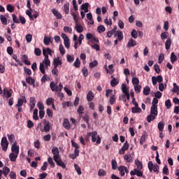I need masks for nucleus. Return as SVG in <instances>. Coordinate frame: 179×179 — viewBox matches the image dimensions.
<instances>
[{
  "mask_svg": "<svg viewBox=\"0 0 179 179\" xmlns=\"http://www.w3.org/2000/svg\"><path fill=\"white\" fill-rule=\"evenodd\" d=\"M154 120H156V116H155L154 115L150 114L147 116L148 122H152V121H153Z\"/></svg>",
  "mask_w": 179,
  "mask_h": 179,
  "instance_id": "41",
  "label": "nucleus"
},
{
  "mask_svg": "<svg viewBox=\"0 0 179 179\" xmlns=\"http://www.w3.org/2000/svg\"><path fill=\"white\" fill-rule=\"evenodd\" d=\"M23 106V99L20 98L18 99L17 103L15 105V107H22Z\"/></svg>",
  "mask_w": 179,
  "mask_h": 179,
  "instance_id": "57",
  "label": "nucleus"
},
{
  "mask_svg": "<svg viewBox=\"0 0 179 179\" xmlns=\"http://www.w3.org/2000/svg\"><path fill=\"white\" fill-rule=\"evenodd\" d=\"M87 19L90 20V24H94V21L93 20V15L91 13L87 14Z\"/></svg>",
  "mask_w": 179,
  "mask_h": 179,
  "instance_id": "31",
  "label": "nucleus"
},
{
  "mask_svg": "<svg viewBox=\"0 0 179 179\" xmlns=\"http://www.w3.org/2000/svg\"><path fill=\"white\" fill-rule=\"evenodd\" d=\"M6 9L8 12H10V13H12L15 11V6H12V4H8Z\"/></svg>",
  "mask_w": 179,
  "mask_h": 179,
  "instance_id": "36",
  "label": "nucleus"
},
{
  "mask_svg": "<svg viewBox=\"0 0 179 179\" xmlns=\"http://www.w3.org/2000/svg\"><path fill=\"white\" fill-rule=\"evenodd\" d=\"M145 141H146V135L143 134L140 138V145H143V143H145Z\"/></svg>",
  "mask_w": 179,
  "mask_h": 179,
  "instance_id": "62",
  "label": "nucleus"
},
{
  "mask_svg": "<svg viewBox=\"0 0 179 179\" xmlns=\"http://www.w3.org/2000/svg\"><path fill=\"white\" fill-rule=\"evenodd\" d=\"M86 38L87 40H90L91 43H100V41H99V38H95L94 36H93L91 33H87L86 34Z\"/></svg>",
  "mask_w": 179,
  "mask_h": 179,
  "instance_id": "4",
  "label": "nucleus"
},
{
  "mask_svg": "<svg viewBox=\"0 0 179 179\" xmlns=\"http://www.w3.org/2000/svg\"><path fill=\"white\" fill-rule=\"evenodd\" d=\"M148 170L150 173H152L153 171V169L155 168V165L153 164V162L152 161H150L148 164Z\"/></svg>",
  "mask_w": 179,
  "mask_h": 179,
  "instance_id": "40",
  "label": "nucleus"
},
{
  "mask_svg": "<svg viewBox=\"0 0 179 179\" xmlns=\"http://www.w3.org/2000/svg\"><path fill=\"white\" fill-rule=\"evenodd\" d=\"M12 152H14L16 155H19V145L14 143L11 147Z\"/></svg>",
  "mask_w": 179,
  "mask_h": 179,
  "instance_id": "15",
  "label": "nucleus"
},
{
  "mask_svg": "<svg viewBox=\"0 0 179 179\" xmlns=\"http://www.w3.org/2000/svg\"><path fill=\"white\" fill-rule=\"evenodd\" d=\"M63 10L66 15L69 14V3H66L64 5Z\"/></svg>",
  "mask_w": 179,
  "mask_h": 179,
  "instance_id": "28",
  "label": "nucleus"
},
{
  "mask_svg": "<svg viewBox=\"0 0 179 179\" xmlns=\"http://www.w3.org/2000/svg\"><path fill=\"white\" fill-rule=\"evenodd\" d=\"M109 103L110 104H111V106H113V104H114V103H115V94H112L110 95V99H109Z\"/></svg>",
  "mask_w": 179,
  "mask_h": 179,
  "instance_id": "43",
  "label": "nucleus"
},
{
  "mask_svg": "<svg viewBox=\"0 0 179 179\" xmlns=\"http://www.w3.org/2000/svg\"><path fill=\"white\" fill-rule=\"evenodd\" d=\"M26 82L28 83V85H33V87H36V80L31 78V76H29L26 78Z\"/></svg>",
  "mask_w": 179,
  "mask_h": 179,
  "instance_id": "9",
  "label": "nucleus"
},
{
  "mask_svg": "<svg viewBox=\"0 0 179 179\" xmlns=\"http://www.w3.org/2000/svg\"><path fill=\"white\" fill-rule=\"evenodd\" d=\"M143 92L144 96H149L150 94V87L149 86L145 87Z\"/></svg>",
  "mask_w": 179,
  "mask_h": 179,
  "instance_id": "25",
  "label": "nucleus"
},
{
  "mask_svg": "<svg viewBox=\"0 0 179 179\" xmlns=\"http://www.w3.org/2000/svg\"><path fill=\"white\" fill-rule=\"evenodd\" d=\"M165 106L167 108V110H169V108H171V101L170 99H168L165 101Z\"/></svg>",
  "mask_w": 179,
  "mask_h": 179,
  "instance_id": "58",
  "label": "nucleus"
},
{
  "mask_svg": "<svg viewBox=\"0 0 179 179\" xmlns=\"http://www.w3.org/2000/svg\"><path fill=\"white\" fill-rule=\"evenodd\" d=\"M34 54L36 57H40V55H41V50L38 48H35Z\"/></svg>",
  "mask_w": 179,
  "mask_h": 179,
  "instance_id": "56",
  "label": "nucleus"
},
{
  "mask_svg": "<svg viewBox=\"0 0 179 179\" xmlns=\"http://www.w3.org/2000/svg\"><path fill=\"white\" fill-rule=\"evenodd\" d=\"M52 13H53L54 16H55L57 19H62V14H61L59 11L57 10L56 8L52 9Z\"/></svg>",
  "mask_w": 179,
  "mask_h": 179,
  "instance_id": "8",
  "label": "nucleus"
},
{
  "mask_svg": "<svg viewBox=\"0 0 179 179\" xmlns=\"http://www.w3.org/2000/svg\"><path fill=\"white\" fill-rule=\"evenodd\" d=\"M157 128L159 132H163V129H164V122H159L158 123Z\"/></svg>",
  "mask_w": 179,
  "mask_h": 179,
  "instance_id": "29",
  "label": "nucleus"
},
{
  "mask_svg": "<svg viewBox=\"0 0 179 179\" xmlns=\"http://www.w3.org/2000/svg\"><path fill=\"white\" fill-rule=\"evenodd\" d=\"M131 81H132V84L134 86H136V85H139V78H138L136 77H133Z\"/></svg>",
  "mask_w": 179,
  "mask_h": 179,
  "instance_id": "42",
  "label": "nucleus"
},
{
  "mask_svg": "<svg viewBox=\"0 0 179 179\" xmlns=\"http://www.w3.org/2000/svg\"><path fill=\"white\" fill-rule=\"evenodd\" d=\"M54 161L57 166H59V167H62V169H66V164H65V163L62 162V159H61V157L54 159Z\"/></svg>",
  "mask_w": 179,
  "mask_h": 179,
  "instance_id": "6",
  "label": "nucleus"
},
{
  "mask_svg": "<svg viewBox=\"0 0 179 179\" xmlns=\"http://www.w3.org/2000/svg\"><path fill=\"white\" fill-rule=\"evenodd\" d=\"M118 171L120 173V176L124 177L125 176V166H120L117 169Z\"/></svg>",
  "mask_w": 179,
  "mask_h": 179,
  "instance_id": "19",
  "label": "nucleus"
},
{
  "mask_svg": "<svg viewBox=\"0 0 179 179\" xmlns=\"http://www.w3.org/2000/svg\"><path fill=\"white\" fill-rule=\"evenodd\" d=\"M118 83H120V81L117 80V78H113V79L110 81V86L112 87H115Z\"/></svg>",
  "mask_w": 179,
  "mask_h": 179,
  "instance_id": "27",
  "label": "nucleus"
},
{
  "mask_svg": "<svg viewBox=\"0 0 179 179\" xmlns=\"http://www.w3.org/2000/svg\"><path fill=\"white\" fill-rule=\"evenodd\" d=\"M75 29L78 33H82L83 31V27L80 24H78V22H76Z\"/></svg>",
  "mask_w": 179,
  "mask_h": 179,
  "instance_id": "18",
  "label": "nucleus"
},
{
  "mask_svg": "<svg viewBox=\"0 0 179 179\" xmlns=\"http://www.w3.org/2000/svg\"><path fill=\"white\" fill-rule=\"evenodd\" d=\"M92 141L96 142V145H100L101 143V138L100 136H97V131H94L92 136Z\"/></svg>",
  "mask_w": 179,
  "mask_h": 179,
  "instance_id": "1",
  "label": "nucleus"
},
{
  "mask_svg": "<svg viewBox=\"0 0 179 179\" xmlns=\"http://www.w3.org/2000/svg\"><path fill=\"white\" fill-rule=\"evenodd\" d=\"M59 50L60 54H62V55H65V48H64V45H62V44L59 45Z\"/></svg>",
  "mask_w": 179,
  "mask_h": 179,
  "instance_id": "53",
  "label": "nucleus"
},
{
  "mask_svg": "<svg viewBox=\"0 0 179 179\" xmlns=\"http://www.w3.org/2000/svg\"><path fill=\"white\" fill-rule=\"evenodd\" d=\"M63 127L64 128H65V129H71V123L69 122V120H68L67 118L64 119Z\"/></svg>",
  "mask_w": 179,
  "mask_h": 179,
  "instance_id": "7",
  "label": "nucleus"
},
{
  "mask_svg": "<svg viewBox=\"0 0 179 179\" xmlns=\"http://www.w3.org/2000/svg\"><path fill=\"white\" fill-rule=\"evenodd\" d=\"M131 112L133 113V114H136L138 113H141L142 109L141 108H139V106L132 107L131 108Z\"/></svg>",
  "mask_w": 179,
  "mask_h": 179,
  "instance_id": "26",
  "label": "nucleus"
},
{
  "mask_svg": "<svg viewBox=\"0 0 179 179\" xmlns=\"http://www.w3.org/2000/svg\"><path fill=\"white\" fill-rule=\"evenodd\" d=\"M118 164L117 163V160L112 159V170H117V167Z\"/></svg>",
  "mask_w": 179,
  "mask_h": 179,
  "instance_id": "45",
  "label": "nucleus"
},
{
  "mask_svg": "<svg viewBox=\"0 0 179 179\" xmlns=\"http://www.w3.org/2000/svg\"><path fill=\"white\" fill-rule=\"evenodd\" d=\"M13 59H15V62H17V64H18L20 66H23V63H22V62H20L19 59H17V56L16 55H14L13 56Z\"/></svg>",
  "mask_w": 179,
  "mask_h": 179,
  "instance_id": "44",
  "label": "nucleus"
},
{
  "mask_svg": "<svg viewBox=\"0 0 179 179\" xmlns=\"http://www.w3.org/2000/svg\"><path fill=\"white\" fill-rule=\"evenodd\" d=\"M106 97H110V96H113V94H113V90H110V89H108V90H106Z\"/></svg>",
  "mask_w": 179,
  "mask_h": 179,
  "instance_id": "63",
  "label": "nucleus"
},
{
  "mask_svg": "<svg viewBox=\"0 0 179 179\" xmlns=\"http://www.w3.org/2000/svg\"><path fill=\"white\" fill-rule=\"evenodd\" d=\"M176 61H177V56L176 55V53H174V52H173L171 54V64H174L176 62Z\"/></svg>",
  "mask_w": 179,
  "mask_h": 179,
  "instance_id": "32",
  "label": "nucleus"
},
{
  "mask_svg": "<svg viewBox=\"0 0 179 179\" xmlns=\"http://www.w3.org/2000/svg\"><path fill=\"white\" fill-rule=\"evenodd\" d=\"M74 167H75V170H76V171H77L78 176H80V174H82V171L80 169V166H79V165L75 164Z\"/></svg>",
  "mask_w": 179,
  "mask_h": 179,
  "instance_id": "46",
  "label": "nucleus"
},
{
  "mask_svg": "<svg viewBox=\"0 0 179 179\" xmlns=\"http://www.w3.org/2000/svg\"><path fill=\"white\" fill-rule=\"evenodd\" d=\"M54 67L55 69L58 68L59 65H62V62L59 59V57L54 59L53 60Z\"/></svg>",
  "mask_w": 179,
  "mask_h": 179,
  "instance_id": "11",
  "label": "nucleus"
},
{
  "mask_svg": "<svg viewBox=\"0 0 179 179\" xmlns=\"http://www.w3.org/2000/svg\"><path fill=\"white\" fill-rule=\"evenodd\" d=\"M66 59H67V62L72 63L73 61H75V57L73 55H67Z\"/></svg>",
  "mask_w": 179,
  "mask_h": 179,
  "instance_id": "39",
  "label": "nucleus"
},
{
  "mask_svg": "<svg viewBox=\"0 0 179 179\" xmlns=\"http://www.w3.org/2000/svg\"><path fill=\"white\" fill-rule=\"evenodd\" d=\"M39 71L43 73V75H45V69L44 67V62L40 63Z\"/></svg>",
  "mask_w": 179,
  "mask_h": 179,
  "instance_id": "35",
  "label": "nucleus"
},
{
  "mask_svg": "<svg viewBox=\"0 0 179 179\" xmlns=\"http://www.w3.org/2000/svg\"><path fill=\"white\" fill-rule=\"evenodd\" d=\"M97 65H99V62H97V60H94L90 63V68H95Z\"/></svg>",
  "mask_w": 179,
  "mask_h": 179,
  "instance_id": "49",
  "label": "nucleus"
},
{
  "mask_svg": "<svg viewBox=\"0 0 179 179\" xmlns=\"http://www.w3.org/2000/svg\"><path fill=\"white\" fill-rule=\"evenodd\" d=\"M106 97H110V96H113V94H113V90H110V89H108V90H106Z\"/></svg>",
  "mask_w": 179,
  "mask_h": 179,
  "instance_id": "64",
  "label": "nucleus"
},
{
  "mask_svg": "<svg viewBox=\"0 0 179 179\" xmlns=\"http://www.w3.org/2000/svg\"><path fill=\"white\" fill-rule=\"evenodd\" d=\"M3 94L6 97V99H9V97H12V93H10V92H9L6 88L3 89Z\"/></svg>",
  "mask_w": 179,
  "mask_h": 179,
  "instance_id": "17",
  "label": "nucleus"
},
{
  "mask_svg": "<svg viewBox=\"0 0 179 179\" xmlns=\"http://www.w3.org/2000/svg\"><path fill=\"white\" fill-rule=\"evenodd\" d=\"M97 30H98L99 33H101V32L106 31V27H103V25H99L97 27Z\"/></svg>",
  "mask_w": 179,
  "mask_h": 179,
  "instance_id": "60",
  "label": "nucleus"
},
{
  "mask_svg": "<svg viewBox=\"0 0 179 179\" xmlns=\"http://www.w3.org/2000/svg\"><path fill=\"white\" fill-rule=\"evenodd\" d=\"M128 149H129V144L128 143V141H126L120 150L119 155H124L125 151L128 150Z\"/></svg>",
  "mask_w": 179,
  "mask_h": 179,
  "instance_id": "5",
  "label": "nucleus"
},
{
  "mask_svg": "<svg viewBox=\"0 0 179 179\" xmlns=\"http://www.w3.org/2000/svg\"><path fill=\"white\" fill-rule=\"evenodd\" d=\"M50 129H51V125H50V122L45 120L43 130L45 132H50Z\"/></svg>",
  "mask_w": 179,
  "mask_h": 179,
  "instance_id": "10",
  "label": "nucleus"
},
{
  "mask_svg": "<svg viewBox=\"0 0 179 179\" xmlns=\"http://www.w3.org/2000/svg\"><path fill=\"white\" fill-rule=\"evenodd\" d=\"M2 173L4 176V177H8V174H9V173H10V169H9V168L8 166H4L3 168Z\"/></svg>",
  "mask_w": 179,
  "mask_h": 179,
  "instance_id": "23",
  "label": "nucleus"
},
{
  "mask_svg": "<svg viewBox=\"0 0 179 179\" xmlns=\"http://www.w3.org/2000/svg\"><path fill=\"white\" fill-rule=\"evenodd\" d=\"M120 101H123V103H127V98L125 96V94H122L119 96Z\"/></svg>",
  "mask_w": 179,
  "mask_h": 179,
  "instance_id": "61",
  "label": "nucleus"
},
{
  "mask_svg": "<svg viewBox=\"0 0 179 179\" xmlns=\"http://www.w3.org/2000/svg\"><path fill=\"white\" fill-rule=\"evenodd\" d=\"M52 153L53 155V159L55 160L57 159H59L61 156L59 155V150L58 149V147H53L52 148Z\"/></svg>",
  "mask_w": 179,
  "mask_h": 179,
  "instance_id": "3",
  "label": "nucleus"
},
{
  "mask_svg": "<svg viewBox=\"0 0 179 179\" xmlns=\"http://www.w3.org/2000/svg\"><path fill=\"white\" fill-rule=\"evenodd\" d=\"M48 162L49 164L51 166V167H55V163L52 160V157H49L48 158Z\"/></svg>",
  "mask_w": 179,
  "mask_h": 179,
  "instance_id": "48",
  "label": "nucleus"
},
{
  "mask_svg": "<svg viewBox=\"0 0 179 179\" xmlns=\"http://www.w3.org/2000/svg\"><path fill=\"white\" fill-rule=\"evenodd\" d=\"M73 66H76V68H80V60H79V58H77L73 63Z\"/></svg>",
  "mask_w": 179,
  "mask_h": 179,
  "instance_id": "54",
  "label": "nucleus"
},
{
  "mask_svg": "<svg viewBox=\"0 0 179 179\" xmlns=\"http://www.w3.org/2000/svg\"><path fill=\"white\" fill-rule=\"evenodd\" d=\"M163 174H165L166 176H169L170 173L169 172V167H167V165H165L162 169Z\"/></svg>",
  "mask_w": 179,
  "mask_h": 179,
  "instance_id": "50",
  "label": "nucleus"
},
{
  "mask_svg": "<svg viewBox=\"0 0 179 179\" xmlns=\"http://www.w3.org/2000/svg\"><path fill=\"white\" fill-rule=\"evenodd\" d=\"M135 164L137 166L138 170H142V169H143V165L142 164V162H139V159L135 160Z\"/></svg>",
  "mask_w": 179,
  "mask_h": 179,
  "instance_id": "30",
  "label": "nucleus"
},
{
  "mask_svg": "<svg viewBox=\"0 0 179 179\" xmlns=\"http://www.w3.org/2000/svg\"><path fill=\"white\" fill-rule=\"evenodd\" d=\"M33 118L35 121L38 120V109H34L33 113Z\"/></svg>",
  "mask_w": 179,
  "mask_h": 179,
  "instance_id": "33",
  "label": "nucleus"
},
{
  "mask_svg": "<svg viewBox=\"0 0 179 179\" xmlns=\"http://www.w3.org/2000/svg\"><path fill=\"white\" fill-rule=\"evenodd\" d=\"M150 114L155 115V117H157V106H155V105L151 106Z\"/></svg>",
  "mask_w": 179,
  "mask_h": 179,
  "instance_id": "12",
  "label": "nucleus"
},
{
  "mask_svg": "<svg viewBox=\"0 0 179 179\" xmlns=\"http://www.w3.org/2000/svg\"><path fill=\"white\" fill-rule=\"evenodd\" d=\"M170 47H171V39L169 38L165 43V48L166 50H170Z\"/></svg>",
  "mask_w": 179,
  "mask_h": 179,
  "instance_id": "34",
  "label": "nucleus"
},
{
  "mask_svg": "<svg viewBox=\"0 0 179 179\" xmlns=\"http://www.w3.org/2000/svg\"><path fill=\"white\" fill-rule=\"evenodd\" d=\"M115 37H117L119 41L124 40V34L121 31H117V33L115 34Z\"/></svg>",
  "mask_w": 179,
  "mask_h": 179,
  "instance_id": "14",
  "label": "nucleus"
},
{
  "mask_svg": "<svg viewBox=\"0 0 179 179\" xmlns=\"http://www.w3.org/2000/svg\"><path fill=\"white\" fill-rule=\"evenodd\" d=\"M94 99V94L92 91H89L88 94H87V101L90 102L93 101Z\"/></svg>",
  "mask_w": 179,
  "mask_h": 179,
  "instance_id": "16",
  "label": "nucleus"
},
{
  "mask_svg": "<svg viewBox=\"0 0 179 179\" xmlns=\"http://www.w3.org/2000/svg\"><path fill=\"white\" fill-rule=\"evenodd\" d=\"M17 155H19V154L11 152L9 155V158H10V162H16V159L17 158Z\"/></svg>",
  "mask_w": 179,
  "mask_h": 179,
  "instance_id": "21",
  "label": "nucleus"
},
{
  "mask_svg": "<svg viewBox=\"0 0 179 179\" xmlns=\"http://www.w3.org/2000/svg\"><path fill=\"white\" fill-rule=\"evenodd\" d=\"M71 16H73V19L76 23H78L79 22V20L78 19V15H76V13L75 12H71Z\"/></svg>",
  "mask_w": 179,
  "mask_h": 179,
  "instance_id": "51",
  "label": "nucleus"
},
{
  "mask_svg": "<svg viewBox=\"0 0 179 179\" xmlns=\"http://www.w3.org/2000/svg\"><path fill=\"white\" fill-rule=\"evenodd\" d=\"M0 20L2 23V24H3V26H6L8 24V19L6 18L5 15H0Z\"/></svg>",
  "mask_w": 179,
  "mask_h": 179,
  "instance_id": "20",
  "label": "nucleus"
},
{
  "mask_svg": "<svg viewBox=\"0 0 179 179\" xmlns=\"http://www.w3.org/2000/svg\"><path fill=\"white\" fill-rule=\"evenodd\" d=\"M50 87L52 90V92H58V85L54 83V81H52L50 83Z\"/></svg>",
  "mask_w": 179,
  "mask_h": 179,
  "instance_id": "13",
  "label": "nucleus"
},
{
  "mask_svg": "<svg viewBox=\"0 0 179 179\" xmlns=\"http://www.w3.org/2000/svg\"><path fill=\"white\" fill-rule=\"evenodd\" d=\"M173 93L179 94V87L177 85L176 83H173Z\"/></svg>",
  "mask_w": 179,
  "mask_h": 179,
  "instance_id": "47",
  "label": "nucleus"
},
{
  "mask_svg": "<svg viewBox=\"0 0 179 179\" xmlns=\"http://www.w3.org/2000/svg\"><path fill=\"white\" fill-rule=\"evenodd\" d=\"M134 173H136L137 177H143V172H142L141 169L138 170V169H134Z\"/></svg>",
  "mask_w": 179,
  "mask_h": 179,
  "instance_id": "37",
  "label": "nucleus"
},
{
  "mask_svg": "<svg viewBox=\"0 0 179 179\" xmlns=\"http://www.w3.org/2000/svg\"><path fill=\"white\" fill-rule=\"evenodd\" d=\"M121 89L124 94H126L127 93H129V90L128 89V87H127V85H125L124 83L122 84Z\"/></svg>",
  "mask_w": 179,
  "mask_h": 179,
  "instance_id": "24",
  "label": "nucleus"
},
{
  "mask_svg": "<svg viewBox=\"0 0 179 179\" xmlns=\"http://www.w3.org/2000/svg\"><path fill=\"white\" fill-rule=\"evenodd\" d=\"M1 145L4 152H6V150H8V146H9V143L8 142V138H6V136L2 138Z\"/></svg>",
  "mask_w": 179,
  "mask_h": 179,
  "instance_id": "2",
  "label": "nucleus"
},
{
  "mask_svg": "<svg viewBox=\"0 0 179 179\" xmlns=\"http://www.w3.org/2000/svg\"><path fill=\"white\" fill-rule=\"evenodd\" d=\"M12 17L14 23H17V24L20 23V20H19V18H17V16H16V15L12 14Z\"/></svg>",
  "mask_w": 179,
  "mask_h": 179,
  "instance_id": "55",
  "label": "nucleus"
},
{
  "mask_svg": "<svg viewBox=\"0 0 179 179\" xmlns=\"http://www.w3.org/2000/svg\"><path fill=\"white\" fill-rule=\"evenodd\" d=\"M142 89V85H134V90L136 93H141V90Z\"/></svg>",
  "mask_w": 179,
  "mask_h": 179,
  "instance_id": "52",
  "label": "nucleus"
},
{
  "mask_svg": "<svg viewBox=\"0 0 179 179\" xmlns=\"http://www.w3.org/2000/svg\"><path fill=\"white\" fill-rule=\"evenodd\" d=\"M29 105L36 106V98L34 96L29 99Z\"/></svg>",
  "mask_w": 179,
  "mask_h": 179,
  "instance_id": "59",
  "label": "nucleus"
},
{
  "mask_svg": "<svg viewBox=\"0 0 179 179\" xmlns=\"http://www.w3.org/2000/svg\"><path fill=\"white\" fill-rule=\"evenodd\" d=\"M136 45V41H134V39H130L127 43V48H130L131 47H135Z\"/></svg>",
  "mask_w": 179,
  "mask_h": 179,
  "instance_id": "22",
  "label": "nucleus"
},
{
  "mask_svg": "<svg viewBox=\"0 0 179 179\" xmlns=\"http://www.w3.org/2000/svg\"><path fill=\"white\" fill-rule=\"evenodd\" d=\"M43 43L45 45H49L50 43H52V41H51V38L45 36L43 39Z\"/></svg>",
  "mask_w": 179,
  "mask_h": 179,
  "instance_id": "38",
  "label": "nucleus"
}]
</instances>
